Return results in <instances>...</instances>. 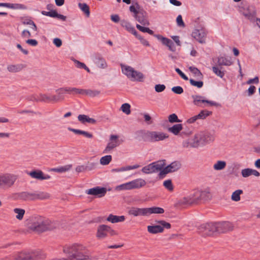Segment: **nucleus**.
<instances>
[{
    "mask_svg": "<svg viewBox=\"0 0 260 260\" xmlns=\"http://www.w3.org/2000/svg\"><path fill=\"white\" fill-rule=\"evenodd\" d=\"M26 225L30 231L42 233L58 228L59 223L57 221H51L42 216H35L31 217L27 220Z\"/></svg>",
    "mask_w": 260,
    "mask_h": 260,
    "instance_id": "f257e3e1",
    "label": "nucleus"
},
{
    "mask_svg": "<svg viewBox=\"0 0 260 260\" xmlns=\"http://www.w3.org/2000/svg\"><path fill=\"white\" fill-rule=\"evenodd\" d=\"M63 253L67 258H55L52 260H87L89 256L85 247L79 244H73L65 245L63 248Z\"/></svg>",
    "mask_w": 260,
    "mask_h": 260,
    "instance_id": "f03ea898",
    "label": "nucleus"
},
{
    "mask_svg": "<svg viewBox=\"0 0 260 260\" xmlns=\"http://www.w3.org/2000/svg\"><path fill=\"white\" fill-rule=\"evenodd\" d=\"M213 135L208 132H200L196 134L192 138L184 140L182 145L183 148H198L213 142Z\"/></svg>",
    "mask_w": 260,
    "mask_h": 260,
    "instance_id": "7ed1b4c3",
    "label": "nucleus"
},
{
    "mask_svg": "<svg viewBox=\"0 0 260 260\" xmlns=\"http://www.w3.org/2000/svg\"><path fill=\"white\" fill-rule=\"evenodd\" d=\"M169 135L161 132L148 131L144 134V140L154 143L164 141L169 138Z\"/></svg>",
    "mask_w": 260,
    "mask_h": 260,
    "instance_id": "20e7f679",
    "label": "nucleus"
},
{
    "mask_svg": "<svg viewBox=\"0 0 260 260\" xmlns=\"http://www.w3.org/2000/svg\"><path fill=\"white\" fill-rule=\"evenodd\" d=\"M18 179V176L12 173H4L0 175V189L10 188Z\"/></svg>",
    "mask_w": 260,
    "mask_h": 260,
    "instance_id": "39448f33",
    "label": "nucleus"
},
{
    "mask_svg": "<svg viewBox=\"0 0 260 260\" xmlns=\"http://www.w3.org/2000/svg\"><path fill=\"white\" fill-rule=\"evenodd\" d=\"M165 165V160H158L143 167L142 172L146 174L160 172Z\"/></svg>",
    "mask_w": 260,
    "mask_h": 260,
    "instance_id": "423d86ee",
    "label": "nucleus"
},
{
    "mask_svg": "<svg viewBox=\"0 0 260 260\" xmlns=\"http://www.w3.org/2000/svg\"><path fill=\"white\" fill-rule=\"evenodd\" d=\"M198 233L203 237L211 236L217 234L215 223H207L198 228Z\"/></svg>",
    "mask_w": 260,
    "mask_h": 260,
    "instance_id": "0eeeda50",
    "label": "nucleus"
},
{
    "mask_svg": "<svg viewBox=\"0 0 260 260\" xmlns=\"http://www.w3.org/2000/svg\"><path fill=\"white\" fill-rule=\"evenodd\" d=\"M192 204H196L199 202L207 200L209 198V193L206 191L195 190L189 195Z\"/></svg>",
    "mask_w": 260,
    "mask_h": 260,
    "instance_id": "6e6552de",
    "label": "nucleus"
},
{
    "mask_svg": "<svg viewBox=\"0 0 260 260\" xmlns=\"http://www.w3.org/2000/svg\"><path fill=\"white\" fill-rule=\"evenodd\" d=\"M156 222L159 223V225H148L147 226V230L149 233L156 234L162 233L164 231V228L167 229L171 228V225L170 223L165 220H158Z\"/></svg>",
    "mask_w": 260,
    "mask_h": 260,
    "instance_id": "1a4fd4ad",
    "label": "nucleus"
},
{
    "mask_svg": "<svg viewBox=\"0 0 260 260\" xmlns=\"http://www.w3.org/2000/svg\"><path fill=\"white\" fill-rule=\"evenodd\" d=\"M181 167V164L179 161H173L165 168L164 167L162 170L159 172V175H164L169 173L174 172L180 169Z\"/></svg>",
    "mask_w": 260,
    "mask_h": 260,
    "instance_id": "9d476101",
    "label": "nucleus"
},
{
    "mask_svg": "<svg viewBox=\"0 0 260 260\" xmlns=\"http://www.w3.org/2000/svg\"><path fill=\"white\" fill-rule=\"evenodd\" d=\"M207 31L204 28L195 29L192 33V36L201 44L205 43Z\"/></svg>",
    "mask_w": 260,
    "mask_h": 260,
    "instance_id": "9b49d317",
    "label": "nucleus"
},
{
    "mask_svg": "<svg viewBox=\"0 0 260 260\" xmlns=\"http://www.w3.org/2000/svg\"><path fill=\"white\" fill-rule=\"evenodd\" d=\"M215 223L216 224L217 233H224L232 231L233 229V225L230 222L224 221Z\"/></svg>",
    "mask_w": 260,
    "mask_h": 260,
    "instance_id": "f8f14e48",
    "label": "nucleus"
},
{
    "mask_svg": "<svg viewBox=\"0 0 260 260\" xmlns=\"http://www.w3.org/2000/svg\"><path fill=\"white\" fill-rule=\"evenodd\" d=\"M118 136L116 135H111L110 137V142L108 143L106 147L104 150L103 153H107L110 152L112 149L120 145L119 140H117Z\"/></svg>",
    "mask_w": 260,
    "mask_h": 260,
    "instance_id": "ddd939ff",
    "label": "nucleus"
},
{
    "mask_svg": "<svg viewBox=\"0 0 260 260\" xmlns=\"http://www.w3.org/2000/svg\"><path fill=\"white\" fill-rule=\"evenodd\" d=\"M107 192V189L105 187L97 186L90 188L86 190V193L88 194L93 195L99 198L104 197Z\"/></svg>",
    "mask_w": 260,
    "mask_h": 260,
    "instance_id": "4468645a",
    "label": "nucleus"
},
{
    "mask_svg": "<svg viewBox=\"0 0 260 260\" xmlns=\"http://www.w3.org/2000/svg\"><path fill=\"white\" fill-rule=\"evenodd\" d=\"M191 98L193 100V103L194 105L203 107L202 105H201V103H207L209 104L211 106H218V104L213 101L206 100L204 99V98L201 95H192Z\"/></svg>",
    "mask_w": 260,
    "mask_h": 260,
    "instance_id": "2eb2a0df",
    "label": "nucleus"
},
{
    "mask_svg": "<svg viewBox=\"0 0 260 260\" xmlns=\"http://www.w3.org/2000/svg\"><path fill=\"white\" fill-rule=\"evenodd\" d=\"M128 214L135 217L137 216H147L146 208H138L136 207H131L128 211Z\"/></svg>",
    "mask_w": 260,
    "mask_h": 260,
    "instance_id": "dca6fc26",
    "label": "nucleus"
},
{
    "mask_svg": "<svg viewBox=\"0 0 260 260\" xmlns=\"http://www.w3.org/2000/svg\"><path fill=\"white\" fill-rule=\"evenodd\" d=\"M28 174L32 178L39 180H48L51 177L48 174H44L41 170H35L30 172Z\"/></svg>",
    "mask_w": 260,
    "mask_h": 260,
    "instance_id": "f3484780",
    "label": "nucleus"
},
{
    "mask_svg": "<svg viewBox=\"0 0 260 260\" xmlns=\"http://www.w3.org/2000/svg\"><path fill=\"white\" fill-rule=\"evenodd\" d=\"M192 205L190 198L188 196L178 200L174 206L177 208H183L188 206Z\"/></svg>",
    "mask_w": 260,
    "mask_h": 260,
    "instance_id": "a211bd4d",
    "label": "nucleus"
},
{
    "mask_svg": "<svg viewBox=\"0 0 260 260\" xmlns=\"http://www.w3.org/2000/svg\"><path fill=\"white\" fill-rule=\"evenodd\" d=\"M135 19L143 25H149V22L147 18L146 12L141 10L136 15H133Z\"/></svg>",
    "mask_w": 260,
    "mask_h": 260,
    "instance_id": "6ab92c4d",
    "label": "nucleus"
},
{
    "mask_svg": "<svg viewBox=\"0 0 260 260\" xmlns=\"http://www.w3.org/2000/svg\"><path fill=\"white\" fill-rule=\"evenodd\" d=\"M108 225L106 224L100 225L97 228L96 236L98 239H103L106 238L108 233Z\"/></svg>",
    "mask_w": 260,
    "mask_h": 260,
    "instance_id": "aec40b11",
    "label": "nucleus"
},
{
    "mask_svg": "<svg viewBox=\"0 0 260 260\" xmlns=\"http://www.w3.org/2000/svg\"><path fill=\"white\" fill-rule=\"evenodd\" d=\"M55 92L57 95H53V99L54 102H58L62 101L64 100V94L66 93H68V87H62L58 88L55 90Z\"/></svg>",
    "mask_w": 260,
    "mask_h": 260,
    "instance_id": "412c9836",
    "label": "nucleus"
},
{
    "mask_svg": "<svg viewBox=\"0 0 260 260\" xmlns=\"http://www.w3.org/2000/svg\"><path fill=\"white\" fill-rule=\"evenodd\" d=\"M18 199L24 201H34V193L22 191L17 194Z\"/></svg>",
    "mask_w": 260,
    "mask_h": 260,
    "instance_id": "4be33fe9",
    "label": "nucleus"
},
{
    "mask_svg": "<svg viewBox=\"0 0 260 260\" xmlns=\"http://www.w3.org/2000/svg\"><path fill=\"white\" fill-rule=\"evenodd\" d=\"M131 189L140 188L144 186L146 182L145 180L139 178L129 182Z\"/></svg>",
    "mask_w": 260,
    "mask_h": 260,
    "instance_id": "5701e85b",
    "label": "nucleus"
},
{
    "mask_svg": "<svg viewBox=\"0 0 260 260\" xmlns=\"http://www.w3.org/2000/svg\"><path fill=\"white\" fill-rule=\"evenodd\" d=\"M0 7H5L7 8H10L12 9H22L25 10L27 9V7L23 5L20 4H10V3H0Z\"/></svg>",
    "mask_w": 260,
    "mask_h": 260,
    "instance_id": "b1692460",
    "label": "nucleus"
},
{
    "mask_svg": "<svg viewBox=\"0 0 260 260\" xmlns=\"http://www.w3.org/2000/svg\"><path fill=\"white\" fill-rule=\"evenodd\" d=\"M30 253L31 260H41L45 258L46 257V254L40 250L31 251Z\"/></svg>",
    "mask_w": 260,
    "mask_h": 260,
    "instance_id": "393cba45",
    "label": "nucleus"
},
{
    "mask_svg": "<svg viewBox=\"0 0 260 260\" xmlns=\"http://www.w3.org/2000/svg\"><path fill=\"white\" fill-rule=\"evenodd\" d=\"M232 63L233 62L230 58L222 56H219L217 58V65L219 67H222V66H230L232 65Z\"/></svg>",
    "mask_w": 260,
    "mask_h": 260,
    "instance_id": "a878e982",
    "label": "nucleus"
},
{
    "mask_svg": "<svg viewBox=\"0 0 260 260\" xmlns=\"http://www.w3.org/2000/svg\"><path fill=\"white\" fill-rule=\"evenodd\" d=\"M121 25L125 28L128 32L132 33L134 36L137 35V31L135 29L134 27L131 24L126 20H122L120 21Z\"/></svg>",
    "mask_w": 260,
    "mask_h": 260,
    "instance_id": "bb28decb",
    "label": "nucleus"
},
{
    "mask_svg": "<svg viewBox=\"0 0 260 260\" xmlns=\"http://www.w3.org/2000/svg\"><path fill=\"white\" fill-rule=\"evenodd\" d=\"M125 219V216L123 215L117 216L111 214L108 216L106 220L112 223H115L123 222L124 221Z\"/></svg>",
    "mask_w": 260,
    "mask_h": 260,
    "instance_id": "cd10ccee",
    "label": "nucleus"
},
{
    "mask_svg": "<svg viewBox=\"0 0 260 260\" xmlns=\"http://www.w3.org/2000/svg\"><path fill=\"white\" fill-rule=\"evenodd\" d=\"M144 78V76L143 73L134 70L133 73L131 74L129 79L133 81L143 82Z\"/></svg>",
    "mask_w": 260,
    "mask_h": 260,
    "instance_id": "c85d7f7f",
    "label": "nucleus"
},
{
    "mask_svg": "<svg viewBox=\"0 0 260 260\" xmlns=\"http://www.w3.org/2000/svg\"><path fill=\"white\" fill-rule=\"evenodd\" d=\"M78 119L83 124H85L86 122L91 124H95L96 122L95 119L90 118L88 116L84 114L79 115L78 116Z\"/></svg>",
    "mask_w": 260,
    "mask_h": 260,
    "instance_id": "c756f323",
    "label": "nucleus"
},
{
    "mask_svg": "<svg viewBox=\"0 0 260 260\" xmlns=\"http://www.w3.org/2000/svg\"><path fill=\"white\" fill-rule=\"evenodd\" d=\"M147 216H149L151 214H162L164 213V209L160 207H152L150 208H146Z\"/></svg>",
    "mask_w": 260,
    "mask_h": 260,
    "instance_id": "7c9ffc66",
    "label": "nucleus"
},
{
    "mask_svg": "<svg viewBox=\"0 0 260 260\" xmlns=\"http://www.w3.org/2000/svg\"><path fill=\"white\" fill-rule=\"evenodd\" d=\"M15 260H31L30 251L18 253L14 257Z\"/></svg>",
    "mask_w": 260,
    "mask_h": 260,
    "instance_id": "2f4dec72",
    "label": "nucleus"
},
{
    "mask_svg": "<svg viewBox=\"0 0 260 260\" xmlns=\"http://www.w3.org/2000/svg\"><path fill=\"white\" fill-rule=\"evenodd\" d=\"M24 68L25 66L22 64H10L8 66L7 70L11 73H17L21 71Z\"/></svg>",
    "mask_w": 260,
    "mask_h": 260,
    "instance_id": "473e14b6",
    "label": "nucleus"
},
{
    "mask_svg": "<svg viewBox=\"0 0 260 260\" xmlns=\"http://www.w3.org/2000/svg\"><path fill=\"white\" fill-rule=\"evenodd\" d=\"M182 129L183 126L181 124H176L168 128V131L176 136L178 135Z\"/></svg>",
    "mask_w": 260,
    "mask_h": 260,
    "instance_id": "72a5a7b5",
    "label": "nucleus"
},
{
    "mask_svg": "<svg viewBox=\"0 0 260 260\" xmlns=\"http://www.w3.org/2000/svg\"><path fill=\"white\" fill-rule=\"evenodd\" d=\"M121 67L122 73L126 76L128 78H129L135 69L131 66L123 64H121Z\"/></svg>",
    "mask_w": 260,
    "mask_h": 260,
    "instance_id": "f704fd0d",
    "label": "nucleus"
},
{
    "mask_svg": "<svg viewBox=\"0 0 260 260\" xmlns=\"http://www.w3.org/2000/svg\"><path fill=\"white\" fill-rule=\"evenodd\" d=\"M212 71L216 75L221 78H223L224 76L225 71L223 70L222 67H219L218 65L213 66L212 67Z\"/></svg>",
    "mask_w": 260,
    "mask_h": 260,
    "instance_id": "c9c22d12",
    "label": "nucleus"
},
{
    "mask_svg": "<svg viewBox=\"0 0 260 260\" xmlns=\"http://www.w3.org/2000/svg\"><path fill=\"white\" fill-rule=\"evenodd\" d=\"M39 97L40 98V102H54L53 95L50 94H43L40 93Z\"/></svg>",
    "mask_w": 260,
    "mask_h": 260,
    "instance_id": "e433bc0d",
    "label": "nucleus"
},
{
    "mask_svg": "<svg viewBox=\"0 0 260 260\" xmlns=\"http://www.w3.org/2000/svg\"><path fill=\"white\" fill-rule=\"evenodd\" d=\"M49 193L46 192H39L34 193V200H45L50 198Z\"/></svg>",
    "mask_w": 260,
    "mask_h": 260,
    "instance_id": "4c0bfd02",
    "label": "nucleus"
},
{
    "mask_svg": "<svg viewBox=\"0 0 260 260\" xmlns=\"http://www.w3.org/2000/svg\"><path fill=\"white\" fill-rule=\"evenodd\" d=\"M226 165V163L223 160H218L213 165V169L215 171H221L223 170Z\"/></svg>",
    "mask_w": 260,
    "mask_h": 260,
    "instance_id": "58836bf2",
    "label": "nucleus"
},
{
    "mask_svg": "<svg viewBox=\"0 0 260 260\" xmlns=\"http://www.w3.org/2000/svg\"><path fill=\"white\" fill-rule=\"evenodd\" d=\"M189 71L194 75V77L198 79H202L203 76L200 70L196 67H190L189 68Z\"/></svg>",
    "mask_w": 260,
    "mask_h": 260,
    "instance_id": "ea45409f",
    "label": "nucleus"
},
{
    "mask_svg": "<svg viewBox=\"0 0 260 260\" xmlns=\"http://www.w3.org/2000/svg\"><path fill=\"white\" fill-rule=\"evenodd\" d=\"M95 62L99 68L102 69H105L107 66L105 59L100 56L95 58Z\"/></svg>",
    "mask_w": 260,
    "mask_h": 260,
    "instance_id": "a19ab883",
    "label": "nucleus"
},
{
    "mask_svg": "<svg viewBox=\"0 0 260 260\" xmlns=\"http://www.w3.org/2000/svg\"><path fill=\"white\" fill-rule=\"evenodd\" d=\"M100 91L97 90L83 89V95H87L90 97H94L98 95Z\"/></svg>",
    "mask_w": 260,
    "mask_h": 260,
    "instance_id": "79ce46f5",
    "label": "nucleus"
},
{
    "mask_svg": "<svg viewBox=\"0 0 260 260\" xmlns=\"http://www.w3.org/2000/svg\"><path fill=\"white\" fill-rule=\"evenodd\" d=\"M140 9V6L137 2H133V5L129 7V11L134 13L133 15H136L141 11Z\"/></svg>",
    "mask_w": 260,
    "mask_h": 260,
    "instance_id": "37998d69",
    "label": "nucleus"
},
{
    "mask_svg": "<svg viewBox=\"0 0 260 260\" xmlns=\"http://www.w3.org/2000/svg\"><path fill=\"white\" fill-rule=\"evenodd\" d=\"M243 193V190L241 189H238L233 192L231 199L235 202H238L240 200V195Z\"/></svg>",
    "mask_w": 260,
    "mask_h": 260,
    "instance_id": "c03bdc74",
    "label": "nucleus"
},
{
    "mask_svg": "<svg viewBox=\"0 0 260 260\" xmlns=\"http://www.w3.org/2000/svg\"><path fill=\"white\" fill-rule=\"evenodd\" d=\"M49 17H53V18H57L59 19H61L63 21H65L66 20V16L58 14L57 12L55 10H52L49 11Z\"/></svg>",
    "mask_w": 260,
    "mask_h": 260,
    "instance_id": "a18cd8bd",
    "label": "nucleus"
},
{
    "mask_svg": "<svg viewBox=\"0 0 260 260\" xmlns=\"http://www.w3.org/2000/svg\"><path fill=\"white\" fill-rule=\"evenodd\" d=\"M79 8L86 14L87 17L89 16L90 11L88 6L85 3H79Z\"/></svg>",
    "mask_w": 260,
    "mask_h": 260,
    "instance_id": "49530a36",
    "label": "nucleus"
},
{
    "mask_svg": "<svg viewBox=\"0 0 260 260\" xmlns=\"http://www.w3.org/2000/svg\"><path fill=\"white\" fill-rule=\"evenodd\" d=\"M14 212L15 213L17 214L16 218L20 220L23 219L25 211L23 209L15 208Z\"/></svg>",
    "mask_w": 260,
    "mask_h": 260,
    "instance_id": "de8ad7c7",
    "label": "nucleus"
},
{
    "mask_svg": "<svg viewBox=\"0 0 260 260\" xmlns=\"http://www.w3.org/2000/svg\"><path fill=\"white\" fill-rule=\"evenodd\" d=\"M112 160V156L110 155L103 156L100 159V164L102 165H107Z\"/></svg>",
    "mask_w": 260,
    "mask_h": 260,
    "instance_id": "09e8293b",
    "label": "nucleus"
},
{
    "mask_svg": "<svg viewBox=\"0 0 260 260\" xmlns=\"http://www.w3.org/2000/svg\"><path fill=\"white\" fill-rule=\"evenodd\" d=\"M98 165H99V164H98V161H96V162L88 161L85 165L86 170L87 171H92L93 170H94L97 168Z\"/></svg>",
    "mask_w": 260,
    "mask_h": 260,
    "instance_id": "8fccbe9b",
    "label": "nucleus"
},
{
    "mask_svg": "<svg viewBox=\"0 0 260 260\" xmlns=\"http://www.w3.org/2000/svg\"><path fill=\"white\" fill-rule=\"evenodd\" d=\"M155 37H156L158 40L161 41V43L164 45L167 46L170 43V41L171 40L164 37L163 36L160 35H154Z\"/></svg>",
    "mask_w": 260,
    "mask_h": 260,
    "instance_id": "3c124183",
    "label": "nucleus"
},
{
    "mask_svg": "<svg viewBox=\"0 0 260 260\" xmlns=\"http://www.w3.org/2000/svg\"><path fill=\"white\" fill-rule=\"evenodd\" d=\"M120 110L126 115L131 113V105L128 103H124L121 106Z\"/></svg>",
    "mask_w": 260,
    "mask_h": 260,
    "instance_id": "603ef678",
    "label": "nucleus"
},
{
    "mask_svg": "<svg viewBox=\"0 0 260 260\" xmlns=\"http://www.w3.org/2000/svg\"><path fill=\"white\" fill-rule=\"evenodd\" d=\"M71 167H72L71 165H66V166L61 167L59 168L53 169L52 170L56 172L62 173V172H65L66 171L70 170V169L71 168Z\"/></svg>",
    "mask_w": 260,
    "mask_h": 260,
    "instance_id": "864d4df0",
    "label": "nucleus"
},
{
    "mask_svg": "<svg viewBox=\"0 0 260 260\" xmlns=\"http://www.w3.org/2000/svg\"><path fill=\"white\" fill-rule=\"evenodd\" d=\"M252 169L246 168L241 170V175L243 177L247 178L252 175Z\"/></svg>",
    "mask_w": 260,
    "mask_h": 260,
    "instance_id": "5fc2aeb1",
    "label": "nucleus"
},
{
    "mask_svg": "<svg viewBox=\"0 0 260 260\" xmlns=\"http://www.w3.org/2000/svg\"><path fill=\"white\" fill-rule=\"evenodd\" d=\"M168 120L170 123L180 122L181 121V120L178 119L177 115L174 113L169 116Z\"/></svg>",
    "mask_w": 260,
    "mask_h": 260,
    "instance_id": "6e6d98bb",
    "label": "nucleus"
},
{
    "mask_svg": "<svg viewBox=\"0 0 260 260\" xmlns=\"http://www.w3.org/2000/svg\"><path fill=\"white\" fill-rule=\"evenodd\" d=\"M116 189L117 190H131L129 182L116 186Z\"/></svg>",
    "mask_w": 260,
    "mask_h": 260,
    "instance_id": "4d7b16f0",
    "label": "nucleus"
},
{
    "mask_svg": "<svg viewBox=\"0 0 260 260\" xmlns=\"http://www.w3.org/2000/svg\"><path fill=\"white\" fill-rule=\"evenodd\" d=\"M212 112L207 110H202L199 114L197 115V117H199V119H204L207 116L211 114Z\"/></svg>",
    "mask_w": 260,
    "mask_h": 260,
    "instance_id": "13d9d810",
    "label": "nucleus"
},
{
    "mask_svg": "<svg viewBox=\"0 0 260 260\" xmlns=\"http://www.w3.org/2000/svg\"><path fill=\"white\" fill-rule=\"evenodd\" d=\"M189 82L191 85L196 86L198 88H201L203 86V82L202 81H197L192 79H190Z\"/></svg>",
    "mask_w": 260,
    "mask_h": 260,
    "instance_id": "bf43d9fd",
    "label": "nucleus"
},
{
    "mask_svg": "<svg viewBox=\"0 0 260 260\" xmlns=\"http://www.w3.org/2000/svg\"><path fill=\"white\" fill-rule=\"evenodd\" d=\"M68 93L73 92L75 94H83V89L77 88L68 87Z\"/></svg>",
    "mask_w": 260,
    "mask_h": 260,
    "instance_id": "052dcab7",
    "label": "nucleus"
},
{
    "mask_svg": "<svg viewBox=\"0 0 260 260\" xmlns=\"http://www.w3.org/2000/svg\"><path fill=\"white\" fill-rule=\"evenodd\" d=\"M164 186L169 191H172L173 189V186L171 180H167L164 182Z\"/></svg>",
    "mask_w": 260,
    "mask_h": 260,
    "instance_id": "680f3d73",
    "label": "nucleus"
},
{
    "mask_svg": "<svg viewBox=\"0 0 260 260\" xmlns=\"http://www.w3.org/2000/svg\"><path fill=\"white\" fill-rule=\"evenodd\" d=\"M171 90L173 92L178 94H180L183 92L182 87L180 86L173 87Z\"/></svg>",
    "mask_w": 260,
    "mask_h": 260,
    "instance_id": "e2e57ef3",
    "label": "nucleus"
},
{
    "mask_svg": "<svg viewBox=\"0 0 260 260\" xmlns=\"http://www.w3.org/2000/svg\"><path fill=\"white\" fill-rule=\"evenodd\" d=\"M135 36L138 38L141 42V43L144 46H149L150 44L149 42L145 39H144L142 37H141L140 35H139L138 32L137 33L136 35H135Z\"/></svg>",
    "mask_w": 260,
    "mask_h": 260,
    "instance_id": "0e129e2a",
    "label": "nucleus"
},
{
    "mask_svg": "<svg viewBox=\"0 0 260 260\" xmlns=\"http://www.w3.org/2000/svg\"><path fill=\"white\" fill-rule=\"evenodd\" d=\"M154 88L156 92H161L166 89V86L164 84H156Z\"/></svg>",
    "mask_w": 260,
    "mask_h": 260,
    "instance_id": "69168bd1",
    "label": "nucleus"
},
{
    "mask_svg": "<svg viewBox=\"0 0 260 260\" xmlns=\"http://www.w3.org/2000/svg\"><path fill=\"white\" fill-rule=\"evenodd\" d=\"M176 22L178 26L182 27H184L185 26V24L182 20V17L181 15H179L177 16L176 19Z\"/></svg>",
    "mask_w": 260,
    "mask_h": 260,
    "instance_id": "338daca9",
    "label": "nucleus"
},
{
    "mask_svg": "<svg viewBox=\"0 0 260 260\" xmlns=\"http://www.w3.org/2000/svg\"><path fill=\"white\" fill-rule=\"evenodd\" d=\"M144 118L145 121L148 124H151L152 123V121H151V116L147 113H145L144 114Z\"/></svg>",
    "mask_w": 260,
    "mask_h": 260,
    "instance_id": "774afa93",
    "label": "nucleus"
}]
</instances>
